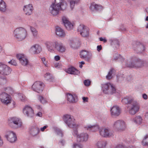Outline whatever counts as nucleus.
<instances>
[{
	"label": "nucleus",
	"mask_w": 148,
	"mask_h": 148,
	"mask_svg": "<svg viewBox=\"0 0 148 148\" xmlns=\"http://www.w3.org/2000/svg\"><path fill=\"white\" fill-rule=\"evenodd\" d=\"M123 103L128 105L129 113L131 115H134L138 112L140 108L139 103L134 98L131 96H126L122 100Z\"/></svg>",
	"instance_id": "obj_1"
},
{
	"label": "nucleus",
	"mask_w": 148,
	"mask_h": 148,
	"mask_svg": "<svg viewBox=\"0 0 148 148\" xmlns=\"http://www.w3.org/2000/svg\"><path fill=\"white\" fill-rule=\"evenodd\" d=\"M67 7V4L64 0H55L49 8L50 12L53 15L58 14L60 10L63 11Z\"/></svg>",
	"instance_id": "obj_2"
},
{
	"label": "nucleus",
	"mask_w": 148,
	"mask_h": 148,
	"mask_svg": "<svg viewBox=\"0 0 148 148\" xmlns=\"http://www.w3.org/2000/svg\"><path fill=\"white\" fill-rule=\"evenodd\" d=\"M145 61L133 56L130 58V61L127 60L126 66L130 68H141L144 66Z\"/></svg>",
	"instance_id": "obj_3"
},
{
	"label": "nucleus",
	"mask_w": 148,
	"mask_h": 148,
	"mask_svg": "<svg viewBox=\"0 0 148 148\" xmlns=\"http://www.w3.org/2000/svg\"><path fill=\"white\" fill-rule=\"evenodd\" d=\"M14 36L18 41H22L26 37L27 32L23 28L19 27L16 28L13 32Z\"/></svg>",
	"instance_id": "obj_4"
},
{
	"label": "nucleus",
	"mask_w": 148,
	"mask_h": 148,
	"mask_svg": "<svg viewBox=\"0 0 148 148\" xmlns=\"http://www.w3.org/2000/svg\"><path fill=\"white\" fill-rule=\"evenodd\" d=\"M63 120L69 127L73 129V131L74 130L77 129L78 125L75 123L74 121L75 119L73 117H71L70 115H64Z\"/></svg>",
	"instance_id": "obj_5"
},
{
	"label": "nucleus",
	"mask_w": 148,
	"mask_h": 148,
	"mask_svg": "<svg viewBox=\"0 0 148 148\" xmlns=\"http://www.w3.org/2000/svg\"><path fill=\"white\" fill-rule=\"evenodd\" d=\"M8 122L10 126L15 128L19 127L22 125V123L19 119L16 117L10 118Z\"/></svg>",
	"instance_id": "obj_6"
},
{
	"label": "nucleus",
	"mask_w": 148,
	"mask_h": 148,
	"mask_svg": "<svg viewBox=\"0 0 148 148\" xmlns=\"http://www.w3.org/2000/svg\"><path fill=\"white\" fill-rule=\"evenodd\" d=\"M103 92L106 94L112 95L116 91V89L110 83L104 84L103 87Z\"/></svg>",
	"instance_id": "obj_7"
},
{
	"label": "nucleus",
	"mask_w": 148,
	"mask_h": 148,
	"mask_svg": "<svg viewBox=\"0 0 148 148\" xmlns=\"http://www.w3.org/2000/svg\"><path fill=\"white\" fill-rule=\"evenodd\" d=\"M113 126L114 129L118 131H123L126 128L125 122L124 121L120 120L115 121Z\"/></svg>",
	"instance_id": "obj_8"
},
{
	"label": "nucleus",
	"mask_w": 148,
	"mask_h": 148,
	"mask_svg": "<svg viewBox=\"0 0 148 148\" xmlns=\"http://www.w3.org/2000/svg\"><path fill=\"white\" fill-rule=\"evenodd\" d=\"M76 129L74 130L73 135L74 136H76L77 138V140L80 142L86 141L88 138V135L86 133H82L80 134H78V132Z\"/></svg>",
	"instance_id": "obj_9"
},
{
	"label": "nucleus",
	"mask_w": 148,
	"mask_h": 148,
	"mask_svg": "<svg viewBox=\"0 0 148 148\" xmlns=\"http://www.w3.org/2000/svg\"><path fill=\"white\" fill-rule=\"evenodd\" d=\"M12 69L7 65L0 63V74L4 75H9Z\"/></svg>",
	"instance_id": "obj_10"
},
{
	"label": "nucleus",
	"mask_w": 148,
	"mask_h": 148,
	"mask_svg": "<svg viewBox=\"0 0 148 148\" xmlns=\"http://www.w3.org/2000/svg\"><path fill=\"white\" fill-rule=\"evenodd\" d=\"M44 84L40 82H36L32 86L33 90L38 93H41L43 89Z\"/></svg>",
	"instance_id": "obj_11"
},
{
	"label": "nucleus",
	"mask_w": 148,
	"mask_h": 148,
	"mask_svg": "<svg viewBox=\"0 0 148 148\" xmlns=\"http://www.w3.org/2000/svg\"><path fill=\"white\" fill-rule=\"evenodd\" d=\"M77 31L83 37H87L89 35L88 28L83 25H80L78 27Z\"/></svg>",
	"instance_id": "obj_12"
},
{
	"label": "nucleus",
	"mask_w": 148,
	"mask_h": 148,
	"mask_svg": "<svg viewBox=\"0 0 148 148\" xmlns=\"http://www.w3.org/2000/svg\"><path fill=\"white\" fill-rule=\"evenodd\" d=\"M23 112L25 115L29 118H32L34 116V111L32 108L29 106H26L23 109Z\"/></svg>",
	"instance_id": "obj_13"
},
{
	"label": "nucleus",
	"mask_w": 148,
	"mask_h": 148,
	"mask_svg": "<svg viewBox=\"0 0 148 148\" xmlns=\"http://www.w3.org/2000/svg\"><path fill=\"white\" fill-rule=\"evenodd\" d=\"M0 99L4 104L7 105L10 103V96L5 92H2L0 94Z\"/></svg>",
	"instance_id": "obj_14"
},
{
	"label": "nucleus",
	"mask_w": 148,
	"mask_h": 148,
	"mask_svg": "<svg viewBox=\"0 0 148 148\" xmlns=\"http://www.w3.org/2000/svg\"><path fill=\"white\" fill-rule=\"evenodd\" d=\"M55 50L59 52L60 53H63L66 50V48L63 44L57 41H55Z\"/></svg>",
	"instance_id": "obj_15"
},
{
	"label": "nucleus",
	"mask_w": 148,
	"mask_h": 148,
	"mask_svg": "<svg viewBox=\"0 0 148 148\" xmlns=\"http://www.w3.org/2000/svg\"><path fill=\"white\" fill-rule=\"evenodd\" d=\"M100 135L104 137H108L113 136V132L105 128H102L99 130Z\"/></svg>",
	"instance_id": "obj_16"
},
{
	"label": "nucleus",
	"mask_w": 148,
	"mask_h": 148,
	"mask_svg": "<svg viewBox=\"0 0 148 148\" xmlns=\"http://www.w3.org/2000/svg\"><path fill=\"white\" fill-rule=\"evenodd\" d=\"M5 137L11 143H13L16 140V135L13 132L9 131L7 132Z\"/></svg>",
	"instance_id": "obj_17"
},
{
	"label": "nucleus",
	"mask_w": 148,
	"mask_h": 148,
	"mask_svg": "<svg viewBox=\"0 0 148 148\" xmlns=\"http://www.w3.org/2000/svg\"><path fill=\"white\" fill-rule=\"evenodd\" d=\"M42 48L38 44H35L31 47L30 51L31 53L34 54H38L42 51Z\"/></svg>",
	"instance_id": "obj_18"
},
{
	"label": "nucleus",
	"mask_w": 148,
	"mask_h": 148,
	"mask_svg": "<svg viewBox=\"0 0 148 148\" xmlns=\"http://www.w3.org/2000/svg\"><path fill=\"white\" fill-rule=\"evenodd\" d=\"M145 46L143 45L139 42H136L135 45L134 46V50L137 53H140L145 50Z\"/></svg>",
	"instance_id": "obj_19"
},
{
	"label": "nucleus",
	"mask_w": 148,
	"mask_h": 148,
	"mask_svg": "<svg viewBox=\"0 0 148 148\" xmlns=\"http://www.w3.org/2000/svg\"><path fill=\"white\" fill-rule=\"evenodd\" d=\"M16 57L23 65L26 66L27 64L28 61L24 54H17L16 55Z\"/></svg>",
	"instance_id": "obj_20"
},
{
	"label": "nucleus",
	"mask_w": 148,
	"mask_h": 148,
	"mask_svg": "<svg viewBox=\"0 0 148 148\" xmlns=\"http://www.w3.org/2000/svg\"><path fill=\"white\" fill-rule=\"evenodd\" d=\"M62 20L64 26L67 29L70 30L73 28V24L69 21L66 17H63Z\"/></svg>",
	"instance_id": "obj_21"
},
{
	"label": "nucleus",
	"mask_w": 148,
	"mask_h": 148,
	"mask_svg": "<svg viewBox=\"0 0 148 148\" xmlns=\"http://www.w3.org/2000/svg\"><path fill=\"white\" fill-rule=\"evenodd\" d=\"M33 9L32 5L31 4L26 5L24 6L23 10L25 14L29 16L31 14Z\"/></svg>",
	"instance_id": "obj_22"
},
{
	"label": "nucleus",
	"mask_w": 148,
	"mask_h": 148,
	"mask_svg": "<svg viewBox=\"0 0 148 148\" xmlns=\"http://www.w3.org/2000/svg\"><path fill=\"white\" fill-rule=\"evenodd\" d=\"M110 111L112 115L115 116H119L121 113L120 109L117 106H113L111 108Z\"/></svg>",
	"instance_id": "obj_23"
},
{
	"label": "nucleus",
	"mask_w": 148,
	"mask_h": 148,
	"mask_svg": "<svg viewBox=\"0 0 148 148\" xmlns=\"http://www.w3.org/2000/svg\"><path fill=\"white\" fill-rule=\"evenodd\" d=\"M39 128L36 126H32L29 128V133L33 136H36L39 133Z\"/></svg>",
	"instance_id": "obj_24"
},
{
	"label": "nucleus",
	"mask_w": 148,
	"mask_h": 148,
	"mask_svg": "<svg viewBox=\"0 0 148 148\" xmlns=\"http://www.w3.org/2000/svg\"><path fill=\"white\" fill-rule=\"evenodd\" d=\"M56 34L58 36L62 38L65 37L66 35L64 30L59 26L56 27Z\"/></svg>",
	"instance_id": "obj_25"
},
{
	"label": "nucleus",
	"mask_w": 148,
	"mask_h": 148,
	"mask_svg": "<svg viewBox=\"0 0 148 148\" xmlns=\"http://www.w3.org/2000/svg\"><path fill=\"white\" fill-rule=\"evenodd\" d=\"M90 8L93 11H97L101 10L102 9V7L97 5L95 3H93L91 4Z\"/></svg>",
	"instance_id": "obj_26"
},
{
	"label": "nucleus",
	"mask_w": 148,
	"mask_h": 148,
	"mask_svg": "<svg viewBox=\"0 0 148 148\" xmlns=\"http://www.w3.org/2000/svg\"><path fill=\"white\" fill-rule=\"evenodd\" d=\"M55 41L53 42H47L46 44L49 51L51 52L55 50Z\"/></svg>",
	"instance_id": "obj_27"
},
{
	"label": "nucleus",
	"mask_w": 148,
	"mask_h": 148,
	"mask_svg": "<svg viewBox=\"0 0 148 148\" xmlns=\"http://www.w3.org/2000/svg\"><path fill=\"white\" fill-rule=\"evenodd\" d=\"M87 130L95 132L98 130L99 129V126L98 125H89L85 127Z\"/></svg>",
	"instance_id": "obj_28"
},
{
	"label": "nucleus",
	"mask_w": 148,
	"mask_h": 148,
	"mask_svg": "<svg viewBox=\"0 0 148 148\" xmlns=\"http://www.w3.org/2000/svg\"><path fill=\"white\" fill-rule=\"evenodd\" d=\"M67 72L71 74L74 75H78L80 73V72L78 70L73 67L68 68Z\"/></svg>",
	"instance_id": "obj_29"
},
{
	"label": "nucleus",
	"mask_w": 148,
	"mask_h": 148,
	"mask_svg": "<svg viewBox=\"0 0 148 148\" xmlns=\"http://www.w3.org/2000/svg\"><path fill=\"white\" fill-rule=\"evenodd\" d=\"M44 77L45 79L49 82H53L54 80L53 76L49 73H47L45 74L44 75Z\"/></svg>",
	"instance_id": "obj_30"
},
{
	"label": "nucleus",
	"mask_w": 148,
	"mask_h": 148,
	"mask_svg": "<svg viewBox=\"0 0 148 148\" xmlns=\"http://www.w3.org/2000/svg\"><path fill=\"white\" fill-rule=\"evenodd\" d=\"M107 144L106 141L101 140L98 142L97 145L98 148H106Z\"/></svg>",
	"instance_id": "obj_31"
},
{
	"label": "nucleus",
	"mask_w": 148,
	"mask_h": 148,
	"mask_svg": "<svg viewBox=\"0 0 148 148\" xmlns=\"http://www.w3.org/2000/svg\"><path fill=\"white\" fill-rule=\"evenodd\" d=\"M88 55V52L85 50H82L80 53L81 58H85V60L87 61L89 60V58H87Z\"/></svg>",
	"instance_id": "obj_32"
},
{
	"label": "nucleus",
	"mask_w": 148,
	"mask_h": 148,
	"mask_svg": "<svg viewBox=\"0 0 148 148\" xmlns=\"http://www.w3.org/2000/svg\"><path fill=\"white\" fill-rule=\"evenodd\" d=\"M67 100L70 103L75 102V97L71 94L68 93L67 94Z\"/></svg>",
	"instance_id": "obj_33"
},
{
	"label": "nucleus",
	"mask_w": 148,
	"mask_h": 148,
	"mask_svg": "<svg viewBox=\"0 0 148 148\" xmlns=\"http://www.w3.org/2000/svg\"><path fill=\"white\" fill-rule=\"evenodd\" d=\"M6 10V5L2 0H0V11L5 12Z\"/></svg>",
	"instance_id": "obj_34"
},
{
	"label": "nucleus",
	"mask_w": 148,
	"mask_h": 148,
	"mask_svg": "<svg viewBox=\"0 0 148 148\" xmlns=\"http://www.w3.org/2000/svg\"><path fill=\"white\" fill-rule=\"evenodd\" d=\"M70 45L71 47L75 49H77L79 47L78 42L75 40H71Z\"/></svg>",
	"instance_id": "obj_35"
},
{
	"label": "nucleus",
	"mask_w": 148,
	"mask_h": 148,
	"mask_svg": "<svg viewBox=\"0 0 148 148\" xmlns=\"http://www.w3.org/2000/svg\"><path fill=\"white\" fill-rule=\"evenodd\" d=\"M70 3V6L71 9H73L75 5L77 4L79 0H69Z\"/></svg>",
	"instance_id": "obj_36"
},
{
	"label": "nucleus",
	"mask_w": 148,
	"mask_h": 148,
	"mask_svg": "<svg viewBox=\"0 0 148 148\" xmlns=\"http://www.w3.org/2000/svg\"><path fill=\"white\" fill-rule=\"evenodd\" d=\"M142 144L143 146H148V135H146L142 141Z\"/></svg>",
	"instance_id": "obj_37"
},
{
	"label": "nucleus",
	"mask_w": 148,
	"mask_h": 148,
	"mask_svg": "<svg viewBox=\"0 0 148 148\" xmlns=\"http://www.w3.org/2000/svg\"><path fill=\"white\" fill-rule=\"evenodd\" d=\"M111 45L115 46V47H118L119 45V40L116 39H114L111 41Z\"/></svg>",
	"instance_id": "obj_38"
},
{
	"label": "nucleus",
	"mask_w": 148,
	"mask_h": 148,
	"mask_svg": "<svg viewBox=\"0 0 148 148\" xmlns=\"http://www.w3.org/2000/svg\"><path fill=\"white\" fill-rule=\"evenodd\" d=\"M133 120L135 123L140 124L141 123L142 119L140 116H138L135 117Z\"/></svg>",
	"instance_id": "obj_39"
},
{
	"label": "nucleus",
	"mask_w": 148,
	"mask_h": 148,
	"mask_svg": "<svg viewBox=\"0 0 148 148\" xmlns=\"http://www.w3.org/2000/svg\"><path fill=\"white\" fill-rule=\"evenodd\" d=\"M114 69L113 68H112L111 69L110 71L108 73V75L106 76V79L109 80L112 78V74L114 72Z\"/></svg>",
	"instance_id": "obj_40"
},
{
	"label": "nucleus",
	"mask_w": 148,
	"mask_h": 148,
	"mask_svg": "<svg viewBox=\"0 0 148 148\" xmlns=\"http://www.w3.org/2000/svg\"><path fill=\"white\" fill-rule=\"evenodd\" d=\"M6 82V79L5 77H0V85H3L5 84Z\"/></svg>",
	"instance_id": "obj_41"
},
{
	"label": "nucleus",
	"mask_w": 148,
	"mask_h": 148,
	"mask_svg": "<svg viewBox=\"0 0 148 148\" xmlns=\"http://www.w3.org/2000/svg\"><path fill=\"white\" fill-rule=\"evenodd\" d=\"M38 99L42 103L44 104L47 102V101L41 95L39 96Z\"/></svg>",
	"instance_id": "obj_42"
},
{
	"label": "nucleus",
	"mask_w": 148,
	"mask_h": 148,
	"mask_svg": "<svg viewBox=\"0 0 148 148\" xmlns=\"http://www.w3.org/2000/svg\"><path fill=\"white\" fill-rule=\"evenodd\" d=\"M121 58V57L120 55L117 53H115L114 54L113 56V58L114 60H116Z\"/></svg>",
	"instance_id": "obj_43"
},
{
	"label": "nucleus",
	"mask_w": 148,
	"mask_h": 148,
	"mask_svg": "<svg viewBox=\"0 0 148 148\" xmlns=\"http://www.w3.org/2000/svg\"><path fill=\"white\" fill-rule=\"evenodd\" d=\"M5 90L6 92L9 94H12L13 92V89L10 87L5 88Z\"/></svg>",
	"instance_id": "obj_44"
},
{
	"label": "nucleus",
	"mask_w": 148,
	"mask_h": 148,
	"mask_svg": "<svg viewBox=\"0 0 148 148\" xmlns=\"http://www.w3.org/2000/svg\"><path fill=\"white\" fill-rule=\"evenodd\" d=\"M65 144V141L64 140H61L58 143V145L60 148L64 147Z\"/></svg>",
	"instance_id": "obj_45"
},
{
	"label": "nucleus",
	"mask_w": 148,
	"mask_h": 148,
	"mask_svg": "<svg viewBox=\"0 0 148 148\" xmlns=\"http://www.w3.org/2000/svg\"><path fill=\"white\" fill-rule=\"evenodd\" d=\"M8 63L14 66H16L17 65V63L16 61L12 59L8 62Z\"/></svg>",
	"instance_id": "obj_46"
},
{
	"label": "nucleus",
	"mask_w": 148,
	"mask_h": 148,
	"mask_svg": "<svg viewBox=\"0 0 148 148\" xmlns=\"http://www.w3.org/2000/svg\"><path fill=\"white\" fill-rule=\"evenodd\" d=\"M91 82L89 80H85L84 82V84L86 86H88L90 85Z\"/></svg>",
	"instance_id": "obj_47"
},
{
	"label": "nucleus",
	"mask_w": 148,
	"mask_h": 148,
	"mask_svg": "<svg viewBox=\"0 0 148 148\" xmlns=\"http://www.w3.org/2000/svg\"><path fill=\"white\" fill-rule=\"evenodd\" d=\"M82 146L80 145L75 143L73 144V148H82Z\"/></svg>",
	"instance_id": "obj_48"
},
{
	"label": "nucleus",
	"mask_w": 148,
	"mask_h": 148,
	"mask_svg": "<svg viewBox=\"0 0 148 148\" xmlns=\"http://www.w3.org/2000/svg\"><path fill=\"white\" fill-rule=\"evenodd\" d=\"M25 97L24 95H21L20 97V99L22 101H24L25 99Z\"/></svg>",
	"instance_id": "obj_49"
},
{
	"label": "nucleus",
	"mask_w": 148,
	"mask_h": 148,
	"mask_svg": "<svg viewBox=\"0 0 148 148\" xmlns=\"http://www.w3.org/2000/svg\"><path fill=\"white\" fill-rule=\"evenodd\" d=\"M82 99L83 100V102H87L88 101V97H82Z\"/></svg>",
	"instance_id": "obj_50"
},
{
	"label": "nucleus",
	"mask_w": 148,
	"mask_h": 148,
	"mask_svg": "<svg viewBox=\"0 0 148 148\" xmlns=\"http://www.w3.org/2000/svg\"><path fill=\"white\" fill-rule=\"evenodd\" d=\"M97 51L99 52L102 49V47L101 46V45L97 46Z\"/></svg>",
	"instance_id": "obj_51"
},
{
	"label": "nucleus",
	"mask_w": 148,
	"mask_h": 148,
	"mask_svg": "<svg viewBox=\"0 0 148 148\" xmlns=\"http://www.w3.org/2000/svg\"><path fill=\"white\" fill-rule=\"evenodd\" d=\"M60 56L58 55L55 56L54 57L55 60L56 61H58L60 60Z\"/></svg>",
	"instance_id": "obj_52"
},
{
	"label": "nucleus",
	"mask_w": 148,
	"mask_h": 148,
	"mask_svg": "<svg viewBox=\"0 0 148 148\" xmlns=\"http://www.w3.org/2000/svg\"><path fill=\"white\" fill-rule=\"evenodd\" d=\"M99 40L100 41H103L104 42H106L107 41V40H106V39L103 38L102 37L100 38Z\"/></svg>",
	"instance_id": "obj_53"
},
{
	"label": "nucleus",
	"mask_w": 148,
	"mask_h": 148,
	"mask_svg": "<svg viewBox=\"0 0 148 148\" xmlns=\"http://www.w3.org/2000/svg\"><path fill=\"white\" fill-rule=\"evenodd\" d=\"M42 61L43 62V64L46 66L47 64V62L45 61V58H41Z\"/></svg>",
	"instance_id": "obj_54"
},
{
	"label": "nucleus",
	"mask_w": 148,
	"mask_h": 148,
	"mask_svg": "<svg viewBox=\"0 0 148 148\" xmlns=\"http://www.w3.org/2000/svg\"><path fill=\"white\" fill-rule=\"evenodd\" d=\"M143 98L145 100H146L148 98L147 95L146 94H143Z\"/></svg>",
	"instance_id": "obj_55"
},
{
	"label": "nucleus",
	"mask_w": 148,
	"mask_h": 148,
	"mask_svg": "<svg viewBox=\"0 0 148 148\" xmlns=\"http://www.w3.org/2000/svg\"><path fill=\"white\" fill-rule=\"evenodd\" d=\"M33 36L34 37H36L37 35L38 32L36 30L34 31V32H32Z\"/></svg>",
	"instance_id": "obj_56"
},
{
	"label": "nucleus",
	"mask_w": 148,
	"mask_h": 148,
	"mask_svg": "<svg viewBox=\"0 0 148 148\" xmlns=\"http://www.w3.org/2000/svg\"><path fill=\"white\" fill-rule=\"evenodd\" d=\"M48 127L47 125H45L44 126L42 127H41L40 128V130L41 131H44L45 129Z\"/></svg>",
	"instance_id": "obj_57"
},
{
	"label": "nucleus",
	"mask_w": 148,
	"mask_h": 148,
	"mask_svg": "<svg viewBox=\"0 0 148 148\" xmlns=\"http://www.w3.org/2000/svg\"><path fill=\"white\" fill-rule=\"evenodd\" d=\"M114 148H124V147L122 145H118Z\"/></svg>",
	"instance_id": "obj_58"
},
{
	"label": "nucleus",
	"mask_w": 148,
	"mask_h": 148,
	"mask_svg": "<svg viewBox=\"0 0 148 148\" xmlns=\"http://www.w3.org/2000/svg\"><path fill=\"white\" fill-rule=\"evenodd\" d=\"M36 115L39 117H41L42 116V113L41 112H39L37 113Z\"/></svg>",
	"instance_id": "obj_59"
},
{
	"label": "nucleus",
	"mask_w": 148,
	"mask_h": 148,
	"mask_svg": "<svg viewBox=\"0 0 148 148\" xmlns=\"http://www.w3.org/2000/svg\"><path fill=\"white\" fill-rule=\"evenodd\" d=\"M58 135H61V137L62 136V132L60 130H58Z\"/></svg>",
	"instance_id": "obj_60"
},
{
	"label": "nucleus",
	"mask_w": 148,
	"mask_h": 148,
	"mask_svg": "<svg viewBox=\"0 0 148 148\" xmlns=\"http://www.w3.org/2000/svg\"><path fill=\"white\" fill-rule=\"evenodd\" d=\"M31 30L32 32H34V31L36 30V29L33 27H30Z\"/></svg>",
	"instance_id": "obj_61"
},
{
	"label": "nucleus",
	"mask_w": 148,
	"mask_h": 148,
	"mask_svg": "<svg viewBox=\"0 0 148 148\" xmlns=\"http://www.w3.org/2000/svg\"><path fill=\"white\" fill-rule=\"evenodd\" d=\"M145 115V117H146L147 119H148V112L146 113Z\"/></svg>",
	"instance_id": "obj_62"
},
{
	"label": "nucleus",
	"mask_w": 148,
	"mask_h": 148,
	"mask_svg": "<svg viewBox=\"0 0 148 148\" xmlns=\"http://www.w3.org/2000/svg\"><path fill=\"white\" fill-rule=\"evenodd\" d=\"M37 108L38 109H39L40 110H41L42 109L41 107L40 106H38Z\"/></svg>",
	"instance_id": "obj_63"
},
{
	"label": "nucleus",
	"mask_w": 148,
	"mask_h": 148,
	"mask_svg": "<svg viewBox=\"0 0 148 148\" xmlns=\"http://www.w3.org/2000/svg\"><path fill=\"white\" fill-rule=\"evenodd\" d=\"M80 64L82 65V64H85V62H84V61H81V62H80Z\"/></svg>",
	"instance_id": "obj_64"
}]
</instances>
